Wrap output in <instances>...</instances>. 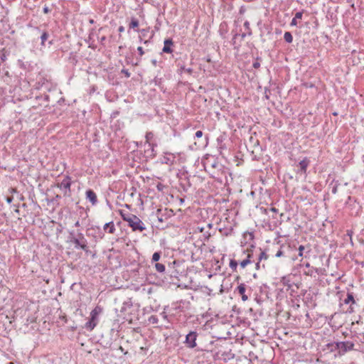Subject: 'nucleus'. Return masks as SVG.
Segmentation results:
<instances>
[{
  "instance_id": "79ce46f5",
  "label": "nucleus",
  "mask_w": 364,
  "mask_h": 364,
  "mask_svg": "<svg viewBox=\"0 0 364 364\" xmlns=\"http://www.w3.org/2000/svg\"><path fill=\"white\" fill-rule=\"evenodd\" d=\"M291 26H296V25H297V19H296L295 18H294L291 20Z\"/></svg>"
},
{
  "instance_id": "052dcab7",
  "label": "nucleus",
  "mask_w": 364,
  "mask_h": 364,
  "mask_svg": "<svg viewBox=\"0 0 364 364\" xmlns=\"http://www.w3.org/2000/svg\"><path fill=\"white\" fill-rule=\"evenodd\" d=\"M190 299H191V300H193V296H190Z\"/></svg>"
},
{
  "instance_id": "f03ea898",
  "label": "nucleus",
  "mask_w": 364,
  "mask_h": 364,
  "mask_svg": "<svg viewBox=\"0 0 364 364\" xmlns=\"http://www.w3.org/2000/svg\"><path fill=\"white\" fill-rule=\"evenodd\" d=\"M122 219L127 222L128 225L132 228V231L142 232L146 229L144 223L135 215L122 213Z\"/></svg>"
},
{
  "instance_id": "603ef678",
  "label": "nucleus",
  "mask_w": 364,
  "mask_h": 364,
  "mask_svg": "<svg viewBox=\"0 0 364 364\" xmlns=\"http://www.w3.org/2000/svg\"><path fill=\"white\" fill-rule=\"evenodd\" d=\"M149 41H148V40H145V41H144V45H147V44H149Z\"/></svg>"
},
{
  "instance_id": "13d9d810",
  "label": "nucleus",
  "mask_w": 364,
  "mask_h": 364,
  "mask_svg": "<svg viewBox=\"0 0 364 364\" xmlns=\"http://www.w3.org/2000/svg\"><path fill=\"white\" fill-rule=\"evenodd\" d=\"M213 276V274H208V278L210 279Z\"/></svg>"
},
{
  "instance_id": "0e129e2a",
  "label": "nucleus",
  "mask_w": 364,
  "mask_h": 364,
  "mask_svg": "<svg viewBox=\"0 0 364 364\" xmlns=\"http://www.w3.org/2000/svg\"><path fill=\"white\" fill-rule=\"evenodd\" d=\"M216 165H217L216 164H213V167H215Z\"/></svg>"
},
{
  "instance_id": "473e14b6",
  "label": "nucleus",
  "mask_w": 364,
  "mask_h": 364,
  "mask_svg": "<svg viewBox=\"0 0 364 364\" xmlns=\"http://www.w3.org/2000/svg\"><path fill=\"white\" fill-rule=\"evenodd\" d=\"M303 13L301 11L296 12L294 18L296 19H301L302 18Z\"/></svg>"
},
{
  "instance_id": "cd10ccee",
  "label": "nucleus",
  "mask_w": 364,
  "mask_h": 364,
  "mask_svg": "<svg viewBox=\"0 0 364 364\" xmlns=\"http://www.w3.org/2000/svg\"><path fill=\"white\" fill-rule=\"evenodd\" d=\"M149 321L152 324H157L159 323V318L157 316L152 315L149 318Z\"/></svg>"
},
{
  "instance_id": "72a5a7b5",
  "label": "nucleus",
  "mask_w": 364,
  "mask_h": 364,
  "mask_svg": "<svg viewBox=\"0 0 364 364\" xmlns=\"http://www.w3.org/2000/svg\"><path fill=\"white\" fill-rule=\"evenodd\" d=\"M148 277H146V279L149 280L150 282H153V283H155L154 281H152V279L153 277L156 275V274H146Z\"/></svg>"
},
{
  "instance_id": "c85d7f7f",
  "label": "nucleus",
  "mask_w": 364,
  "mask_h": 364,
  "mask_svg": "<svg viewBox=\"0 0 364 364\" xmlns=\"http://www.w3.org/2000/svg\"><path fill=\"white\" fill-rule=\"evenodd\" d=\"M180 70L182 72V71H184L186 73H188V74H192L193 73V69L191 68H186V67L184 65H181L180 66Z\"/></svg>"
},
{
  "instance_id": "aec40b11",
  "label": "nucleus",
  "mask_w": 364,
  "mask_h": 364,
  "mask_svg": "<svg viewBox=\"0 0 364 364\" xmlns=\"http://www.w3.org/2000/svg\"><path fill=\"white\" fill-rule=\"evenodd\" d=\"M284 39L286 42L291 43L293 41V36L290 32H285L284 34Z\"/></svg>"
},
{
  "instance_id": "37998d69",
  "label": "nucleus",
  "mask_w": 364,
  "mask_h": 364,
  "mask_svg": "<svg viewBox=\"0 0 364 364\" xmlns=\"http://www.w3.org/2000/svg\"><path fill=\"white\" fill-rule=\"evenodd\" d=\"M43 12H44L45 14H48V13H49V12H50V9H48V6H45V7L43 8Z\"/></svg>"
},
{
  "instance_id": "49530a36",
  "label": "nucleus",
  "mask_w": 364,
  "mask_h": 364,
  "mask_svg": "<svg viewBox=\"0 0 364 364\" xmlns=\"http://www.w3.org/2000/svg\"><path fill=\"white\" fill-rule=\"evenodd\" d=\"M151 63L153 64V65L156 66L157 65V60L156 59H153L151 60Z\"/></svg>"
},
{
  "instance_id": "4c0bfd02",
  "label": "nucleus",
  "mask_w": 364,
  "mask_h": 364,
  "mask_svg": "<svg viewBox=\"0 0 364 364\" xmlns=\"http://www.w3.org/2000/svg\"><path fill=\"white\" fill-rule=\"evenodd\" d=\"M195 136H196V137H197V138H200V137H201V136H203V132H202V131H200V130L197 131V132H196V134H195Z\"/></svg>"
},
{
  "instance_id": "f704fd0d",
  "label": "nucleus",
  "mask_w": 364,
  "mask_h": 364,
  "mask_svg": "<svg viewBox=\"0 0 364 364\" xmlns=\"http://www.w3.org/2000/svg\"><path fill=\"white\" fill-rule=\"evenodd\" d=\"M244 26H245L247 29L250 30V23H249L248 21H245V22L244 23ZM248 34H249V35H251V34H252L251 31H250L248 32Z\"/></svg>"
},
{
  "instance_id": "680f3d73",
  "label": "nucleus",
  "mask_w": 364,
  "mask_h": 364,
  "mask_svg": "<svg viewBox=\"0 0 364 364\" xmlns=\"http://www.w3.org/2000/svg\"><path fill=\"white\" fill-rule=\"evenodd\" d=\"M350 200H351V197H350V196H349V197H348V201H350Z\"/></svg>"
},
{
  "instance_id": "1a4fd4ad",
  "label": "nucleus",
  "mask_w": 364,
  "mask_h": 364,
  "mask_svg": "<svg viewBox=\"0 0 364 364\" xmlns=\"http://www.w3.org/2000/svg\"><path fill=\"white\" fill-rule=\"evenodd\" d=\"M70 186H71V178L70 176H67L64 178L62 182L58 185V187L60 189H63L64 196H70Z\"/></svg>"
},
{
  "instance_id": "20e7f679",
  "label": "nucleus",
  "mask_w": 364,
  "mask_h": 364,
  "mask_svg": "<svg viewBox=\"0 0 364 364\" xmlns=\"http://www.w3.org/2000/svg\"><path fill=\"white\" fill-rule=\"evenodd\" d=\"M130 278V274H109L108 279L111 285L117 289L127 287L124 284V281L127 282Z\"/></svg>"
},
{
  "instance_id": "e433bc0d",
  "label": "nucleus",
  "mask_w": 364,
  "mask_h": 364,
  "mask_svg": "<svg viewBox=\"0 0 364 364\" xmlns=\"http://www.w3.org/2000/svg\"><path fill=\"white\" fill-rule=\"evenodd\" d=\"M188 275V274H178V277H176V278L178 279V281H181V279H186Z\"/></svg>"
},
{
  "instance_id": "423d86ee",
  "label": "nucleus",
  "mask_w": 364,
  "mask_h": 364,
  "mask_svg": "<svg viewBox=\"0 0 364 364\" xmlns=\"http://www.w3.org/2000/svg\"><path fill=\"white\" fill-rule=\"evenodd\" d=\"M171 308L176 311L185 313L191 310L192 305L190 300L181 299L172 304Z\"/></svg>"
},
{
  "instance_id": "338daca9",
  "label": "nucleus",
  "mask_w": 364,
  "mask_h": 364,
  "mask_svg": "<svg viewBox=\"0 0 364 364\" xmlns=\"http://www.w3.org/2000/svg\"><path fill=\"white\" fill-rule=\"evenodd\" d=\"M207 61H208V62H210V58H208V59H207Z\"/></svg>"
},
{
  "instance_id": "de8ad7c7",
  "label": "nucleus",
  "mask_w": 364,
  "mask_h": 364,
  "mask_svg": "<svg viewBox=\"0 0 364 364\" xmlns=\"http://www.w3.org/2000/svg\"><path fill=\"white\" fill-rule=\"evenodd\" d=\"M164 163L166 164H169V159H166V158H164Z\"/></svg>"
},
{
  "instance_id": "6ab92c4d",
  "label": "nucleus",
  "mask_w": 364,
  "mask_h": 364,
  "mask_svg": "<svg viewBox=\"0 0 364 364\" xmlns=\"http://www.w3.org/2000/svg\"><path fill=\"white\" fill-rule=\"evenodd\" d=\"M268 258V255L266 254L265 252L261 251L259 256V261L256 263V269L257 270L259 269V264L262 260L267 259Z\"/></svg>"
},
{
  "instance_id": "9b49d317",
  "label": "nucleus",
  "mask_w": 364,
  "mask_h": 364,
  "mask_svg": "<svg viewBox=\"0 0 364 364\" xmlns=\"http://www.w3.org/2000/svg\"><path fill=\"white\" fill-rule=\"evenodd\" d=\"M85 195L86 198L90 201L92 205H95L97 203V195L92 189L87 190Z\"/></svg>"
},
{
  "instance_id": "6e6552de",
  "label": "nucleus",
  "mask_w": 364,
  "mask_h": 364,
  "mask_svg": "<svg viewBox=\"0 0 364 364\" xmlns=\"http://www.w3.org/2000/svg\"><path fill=\"white\" fill-rule=\"evenodd\" d=\"M198 334L196 331H190L186 336L185 344L189 348L196 347V339Z\"/></svg>"
},
{
  "instance_id": "8fccbe9b",
  "label": "nucleus",
  "mask_w": 364,
  "mask_h": 364,
  "mask_svg": "<svg viewBox=\"0 0 364 364\" xmlns=\"http://www.w3.org/2000/svg\"><path fill=\"white\" fill-rule=\"evenodd\" d=\"M80 225V224L79 220H77L76 223H75V227H79Z\"/></svg>"
},
{
  "instance_id": "5701e85b",
  "label": "nucleus",
  "mask_w": 364,
  "mask_h": 364,
  "mask_svg": "<svg viewBox=\"0 0 364 364\" xmlns=\"http://www.w3.org/2000/svg\"><path fill=\"white\" fill-rule=\"evenodd\" d=\"M139 26V21L135 18H132L129 23V28H135Z\"/></svg>"
},
{
  "instance_id": "4be33fe9",
  "label": "nucleus",
  "mask_w": 364,
  "mask_h": 364,
  "mask_svg": "<svg viewBox=\"0 0 364 364\" xmlns=\"http://www.w3.org/2000/svg\"><path fill=\"white\" fill-rule=\"evenodd\" d=\"M251 256H252V255L250 252H248L247 258L245 259H244L243 261H242L240 264L241 267H246L247 264H248L251 262V261H250Z\"/></svg>"
},
{
  "instance_id": "7ed1b4c3",
  "label": "nucleus",
  "mask_w": 364,
  "mask_h": 364,
  "mask_svg": "<svg viewBox=\"0 0 364 364\" xmlns=\"http://www.w3.org/2000/svg\"><path fill=\"white\" fill-rule=\"evenodd\" d=\"M70 242L75 244V249H81L87 254L90 252L87 242L84 235L82 232H78L76 236L73 232H70Z\"/></svg>"
},
{
  "instance_id": "f3484780",
  "label": "nucleus",
  "mask_w": 364,
  "mask_h": 364,
  "mask_svg": "<svg viewBox=\"0 0 364 364\" xmlns=\"http://www.w3.org/2000/svg\"><path fill=\"white\" fill-rule=\"evenodd\" d=\"M337 346H338V341L328 343L326 345V349L328 350L330 352H338V347Z\"/></svg>"
},
{
  "instance_id": "ddd939ff",
  "label": "nucleus",
  "mask_w": 364,
  "mask_h": 364,
  "mask_svg": "<svg viewBox=\"0 0 364 364\" xmlns=\"http://www.w3.org/2000/svg\"><path fill=\"white\" fill-rule=\"evenodd\" d=\"M239 294L241 295V297H242V300L243 301H245L248 299V296L245 294V290H246V288H245V284L242 283L240 284L237 288Z\"/></svg>"
},
{
  "instance_id": "f257e3e1",
  "label": "nucleus",
  "mask_w": 364,
  "mask_h": 364,
  "mask_svg": "<svg viewBox=\"0 0 364 364\" xmlns=\"http://www.w3.org/2000/svg\"><path fill=\"white\" fill-rule=\"evenodd\" d=\"M294 276L295 274H287L282 277L277 285L279 284L287 287L286 291H289L291 294L297 293L301 284L294 278Z\"/></svg>"
},
{
  "instance_id": "a878e982",
  "label": "nucleus",
  "mask_w": 364,
  "mask_h": 364,
  "mask_svg": "<svg viewBox=\"0 0 364 364\" xmlns=\"http://www.w3.org/2000/svg\"><path fill=\"white\" fill-rule=\"evenodd\" d=\"M48 33L46 31H43L41 36V45L44 46L45 41L48 38Z\"/></svg>"
},
{
  "instance_id": "4d7b16f0",
  "label": "nucleus",
  "mask_w": 364,
  "mask_h": 364,
  "mask_svg": "<svg viewBox=\"0 0 364 364\" xmlns=\"http://www.w3.org/2000/svg\"><path fill=\"white\" fill-rule=\"evenodd\" d=\"M16 189H14V188H12V189H11V193H14V192H16Z\"/></svg>"
},
{
  "instance_id": "09e8293b",
  "label": "nucleus",
  "mask_w": 364,
  "mask_h": 364,
  "mask_svg": "<svg viewBox=\"0 0 364 364\" xmlns=\"http://www.w3.org/2000/svg\"><path fill=\"white\" fill-rule=\"evenodd\" d=\"M141 33L143 34V36H145L146 33L147 32V31L146 29H142L141 31Z\"/></svg>"
},
{
  "instance_id": "f8f14e48",
  "label": "nucleus",
  "mask_w": 364,
  "mask_h": 364,
  "mask_svg": "<svg viewBox=\"0 0 364 364\" xmlns=\"http://www.w3.org/2000/svg\"><path fill=\"white\" fill-rule=\"evenodd\" d=\"M164 46L162 49L163 52L166 53H172L173 50L171 49V46L173 45V41L171 38H168L164 41Z\"/></svg>"
},
{
  "instance_id": "6e6d98bb",
  "label": "nucleus",
  "mask_w": 364,
  "mask_h": 364,
  "mask_svg": "<svg viewBox=\"0 0 364 364\" xmlns=\"http://www.w3.org/2000/svg\"><path fill=\"white\" fill-rule=\"evenodd\" d=\"M241 36H242V38H244L246 36V34H245V33H242V34L241 35Z\"/></svg>"
},
{
  "instance_id": "9d476101",
  "label": "nucleus",
  "mask_w": 364,
  "mask_h": 364,
  "mask_svg": "<svg viewBox=\"0 0 364 364\" xmlns=\"http://www.w3.org/2000/svg\"><path fill=\"white\" fill-rule=\"evenodd\" d=\"M242 237H243V240L241 241L242 246L250 244V247L251 248L255 247V245L252 243L253 240H254V234L252 232H245L243 234Z\"/></svg>"
},
{
  "instance_id": "b1692460",
  "label": "nucleus",
  "mask_w": 364,
  "mask_h": 364,
  "mask_svg": "<svg viewBox=\"0 0 364 364\" xmlns=\"http://www.w3.org/2000/svg\"><path fill=\"white\" fill-rule=\"evenodd\" d=\"M155 268L159 272H163L165 270V265L162 263H156Z\"/></svg>"
},
{
  "instance_id": "c03bdc74",
  "label": "nucleus",
  "mask_w": 364,
  "mask_h": 364,
  "mask_svg": "<svg viewBox=\"0 0 364 364\" xmlns=\"http://www.w3.org/2000/svg\"><path fill=\"white\" fill-rule=\"evenodd\" d=\"M118 31L119 33H122V32H124V27L123 26H120L118 28Z\"/></svg>"
},
{
  "instance_id": "0eeeda50",
  "label": "nucleus",
  "mask_w": 364,
  "mask_h": 364,
  "mask_svg": "<svg viewBox=\"0 0 364 364\" xmlns=\"http://www.w3.org/2000/svg\"><path fill=\"white\" fill-rule=\"evenodd\" d=\"M354 343L351 341H338V355L343 356L346 353L354 350Z\"/></svg>"
},
{
  "instance_id": "c9c22d12",
  "label": "nucleus",
  "mask_w": 364,
  "mask_h": 364,
  "mask_svg": "<svg viewBox=\"0 0 364 364\" xmlns=\"http://www.w3.org/2000/svg\"><path fill=\"white\" fill-rule=\"evenodd\" d=\"M137 50H138L139 54L140 55V56H142V55L144 54V50H143V48H142V47L139 46V47L137 48Z\"/></svg>"
},
{
  "instance_id": "bb28decb",
  "label": "nucleus",
  "mask_w": 364,
  "mask_h": 364,
  "mask_svg": "<svg viewBox=\"0 0 364 364\" xmlns=\"http://www.w3.org/2000/svg\"><path fill=\"white\" fill-rule=\"evenodd\" d=\"M179 287H183L184 288H192V281H189L188 282H180L178 284Z\"/></svg>"
},
{
  "instance_id": "2f4dec72",
  "label": "nucleus",
  "mask_w": 364,
  "mask_h": 364,
  "mask_svg": "<svg viewBox=\"0 0 364 364\" xmlns=\"http://www.w3.org/2000/svg\"><path fill=\"white\" fill-rule=\"evenodd\" d=\"M305 247L304 245H300L299 247V256L302 257L303 256V251L304 250Z\"/></svg>"
},
{
  "instance_id": "774afa93",
  "label": "nucleus",
  "mask_w": 364,
  "mask_h": 364,
  "mask_svg": "<svg viewBox=\"0 0 364 364\" xmlns=\"http://www.w3.org/2000/svg\"><path fill=\"white\" fill-rule=\"evenodd\" d=\"M157 187H158V190H161V189H160V188H161V186H158Z\"/></svg>"
},
{
  "instance_id": "bf43d9fd",
  "label": "nucleus",
  "mask_w": 364,
  "mask_h": 364,
  "mask_svg": "<svg viewBox=\"0 0 364 364\" xmlns=\"http://www.w3.org/2000/svg\"><path fill=\"white\" fill-rule=\"evenodd\" d=\"M208 290H209L208 294L210 295L212 290H210V289H208Z\"/></svg>"
},
{
  "instance_id": "c756f323",
  "label": "nucleus",
  "mask_w": 364,
  "mask_h": 364,
  "mask_svg": "<svg viewBox=\"0 0 364 364\" xmlns=\"http://www.w3.org/2000/svg\"><path fill=\"white\" fill-rule=\"evenodd\" d=\"M160 257H161V254L160 252H154L153 256H152V261L153 262H157L160 259Z\"/></svg>"
},
{
  "instance_id": "39448f33",
  "label": "nucleus",
  "mask_w": 364,
  "mask_h": 364,
  "mask_svg": "<svg viewBox=\"0 0 364 364\" xmlns=\"http://www.w3.org/2000/svg\"><path fill=\"white\" fill-rule=\"evenodd\" d=\"M102 308L97 306L90 312V318L89 321L85 323L87 329L92 330L98 323V316L102 313Z\"/></svg>"
},
{
  "instance_id": "58836bf2",
  "label": "nucleus",
  "mask_w": 364,
  "mask_h": 364,
  "mask_svg": "<svg viewBox=\"0 0 364 364\" xmlns=\"http://www.w3.org/2000/svg\"><path fill=\"white\" fill-rule=\"evenodd\" d=\"M283 255H284V252H283V251L282 250H278L277 252L275 255V256L277 257H282Z\"/></svg>"
},
{
  "instance_id": "a19ab883",
  "label": "nucleus",
  "mask_w": 364,
  "mask_h": 364,
  "mask_svg": "<svg viewBox=\"0 0 364 364\" xmlns=\"http://www.w3.org/2000/svg\"><path fill=\"white\" fill-rule=\"evenodd\" d=\"M253 68L257 69L260 67V63L258 62V61H255L253 65H252Z\"/></svg>"
},
{
  "instance_id": "a211bd4d",
  "label": "nucleus",
  "mask_w": 364,
  "mask_h": 364,
  "mask_svg": "<svg viewBox=\"0 0 364 364\" xmlns=\"http://www.w3.org/2000/svg\"><path fill=\"white\" fill-rule=\"evenodd\" d=\"M343 302L344 304H354L355 303V301L354 299V297H353V293H348L347 294V296L346 298L343 300Z\"/></svg>"
},
{
  "instance_id": "e2e57ef3",
  "label": "nucleus",
  "mask_w": 364,
  "mask_h": 364,
  "mask_svg": "<svg viewBox=\"0 0 364 364\" xmlns=\"http://www.w3.org/2000/svg\"><path fill=\"white\" fill-rule=\"evenodd\" d=\"M362 336H363V342H364V333H363Z\"/></svg>"
},
{
  "instance_id": "ea45409f",
  "label": "nucleus",
  "mask_w": 364,
  "mask_h": 364,
  "mask_svg": "<svg viewBox=\"0 0 364 364\" xmlns=\"http://www.w3.org/2000/svg\"><path fill=\"white\" fill-rule=\"evenodd\" d=\"M122 73H124L127 77H130V73L128 71V70L123 69Z\"/></svg>"
},
{
  "instance_id": "2eb2a0df",
  "label": "nucleus",
  "mask_w": 364,
  "mask_h": 364,
  "mask_svg": "<svg viewBox=\"0 0 364 364\" xmlns=\"http://www.w3.org/2000/svg\"><path fill=\"white\" fill-rule=\"evenodd\" d=\"M154 133L152 132H148L146 134L145 138H146V142L149 144V146L151 147L152 151L154 150V147L156 146L153 142H151V140L154 138Z\"/></svg>"
},
{
  "instance_id": "4468645a",
  "label": "nucleus",
  "mask_w": 364,
  "mask_h": 364,
  "mask_svg": "<svg viewBox=\"0 0 364 364\" xmlns=\"http://www.w3.org/2000/svg\"><path fill=\"white\" fill-rule=\"evenodd\" d=\"M309 164V160L307 158H304L299 163L300 171L303 173H306L307 167Z\"/></svg>"
},
{
  "instance_id": "3c124183",
  "label": "nucleus",
  "mask_w": 364,
  "mask_h": 364,
  "mask_svg": "<svg viewBox=\"0 0 364 364\" xmlns=\"http://www.w3.org/2000/svg\"><path fill=\"white\" fill-rule=\"evenodd\" d=\"M269 210L275 213L277 212V210L275 208H271Z\"/></svg>"
},
{
  "instance_id": "a18cd8bd",
  "label": "nucleus",
  "mask_w": 364,
  "mask_h": 364,
  "mask_svg": "<svg viewBox=\"0 0 364 364\" xmlns=\"http://www.w3.org/2000/svg\"><path fill=\"white\" fill-rule=\"evenodd\" d=\"M12 200H13V197H7L6 198V202L8 203H11L12 202Z\"/></svg>"
},
{
  "instance_id": "dca6fc26",
  "label": "nucleus",
  "mask_w": 364,
  "mask_h": 364,
  "mask_svg": "<svg viewBox=\"0 0 364 364\" xmlns=\"http://www.w3.org/2000/svg\"><path fill=\"white\" fill-rule=\"evenodd\" d=\"M103 229L105 231L107 230L110 234H113L116 231L114 224L112 221L105 223Z\"/></svg>"
},
{
  "instance_id": "864d4df0",
  "label": "nucleus",
  "mask_w": 364,
  "mask_h": 364,
  "mask_svg": "<svg viewBox=\"0 0 364 364\" xmlns=\"http://www.w3.org/2000/svg\"><path fill=\"white\" fill-rule=\"evenodd\" d=\"M223 291V285L221 284L220 285V293H222Z\"/></svg>"
},
{
  "instance_id": "393cba45",
  "label": "nucleus",
  "mask_w": 364,
  "mask_h": 364,
  "mask_svg": "<svg viewBox=\"0 0 364 364\" xmlns=\"http://www.w3.org/2000/svg\"><path fill=\"white\" fill-rule=\"evenodd\" d=\"M230 267L231 268V269L235 272L237 270V265H238V263L236 260L235 259H231L230 262Z\"/></svg>"
},
{
  "instance_id": "7c9ffc66",
  "label": "nucleus",
  "mask_w": 364,
  "mask_h": 364,
  "mask_svg": "<svg viewBox=\"0 0 364 364\" xmlns=\"http://www.w3.org/2000/svg\"><path fill=\"white\" fill-rule=\"evenodd\" d=\"M338 185H339V184L338 183V182H336V183H335V185L333 186V187L332 188V191H332V193H333V194H336V193L338 192Z\"/></svg>"
},
{
  "instance_id": "412c9836",
  "label": "nucleus",
  "mask_w": 364,
  "mask_h": 364,
  "mask_svg": "<svg viewBox=\"0 0 364 364\" xmlns=\"http://www.w3.org/2000/svg\"><path fill=\"white\" fill-rule=\"evenodd\" d=\"M131 306L132 302L130 301H124L119 311L121 313H124L126 311L127 308H130Z\"/></svg>"
},
{
  "instance_id": "69168bd1",
  "label": "nucleus",
  "mask_w": 364,
  "mask_h": 364,
  "mask_svg": "<svg viewBox=\"0 0 364 364\" xmlns=\"http://www.w3.org/2000/svg\"><path fill=\"white\" fill-rule=\"evenodd\" d=\"M256 276H257V274H253L254 278H256Z\"/></svg>"
},
{
  "instance_id": "5fc2aeb1",
  "label": "nucleus",
  "mask_w": 364,
  "mask_h": 364,
  "mask_svg": "<svg viewBox=\"0 0 364 364\" xmlns=\"http://www.w3.org/2000/svg\"><path fill=\"white\" fill-rule=\"evenodd\" d=\"M350 310H348V312H350V313H351V312L353 311V308H352V306H350Z\"/></svg>"
}]
</instances>
